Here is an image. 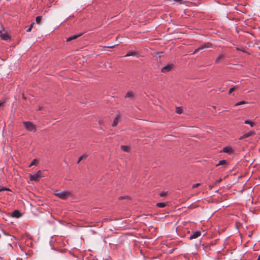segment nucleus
Instances as JSON below:
<instances>
[{
	"label": "nucleus",
	"mask_w": 260,
	"mask_h": 260,
	"mask_svg": "<svg viewBox=\"0 0 260 260\" xmlns=\"http://www.w3.org/2000/svg\"><path fill=\"white\" fill-rule=\"evenodd\" d=\"M246 103L245 101H241V102H239L237 103H236L235 104V106H238V105H244V104H246Z\"/></svg>",
	"instance_id": "a878e982"
},
{
	"label": "nucleus",
	"mask_w": 260,
	"mask_h": 260,
	"mask_svg": "<svg viewBox=\"0 0 260 260\" xmlns=\"http://www.w3.org/2000/svg\"><path fill=\"white\" fill-rule=\"evenodd\" d=\"M206 234V232L205 231H196V238L202 235L203 236H205Z\"/></svg>",
	"instance_id": "1a4fd4ad"
},
{
	"label": "nucleus",
	"mask_w": 260,
	"mask_h": 260,
	"mask_svg": "<svg viewBox=\"0 0 260 260\" xmlns=\"http://www.w3.org/2000/svg\"><path fill=\"white\" fill-rule=\"evenodd\" d=\"M253 134V132L251 131V132H248L245 134H244L241 138L240 139H244V138H247V137H249L251 136H252V135Z\"/></svg>",
	"instance_id": "9d476101"
},
{
	"label": "nucleus",
	"mask_w": 260,
	"mask_h": 260,
	"mask_svg": "<svg viewBox=\"0 0 260 260\" xmlns=\"http://www.w3.org/2000/svg\"><path fill=\"white\" fill-rule=\"evenodd\" d=\"M5 102H0V107L1 106H3L5 105Z\"/></svg>",
	"instance_id": "473e14b6"
},
{
	"label": "nucleus",
	"mask_w": 260,
	"mask_h": 260,
	"mask_svg": "<svg viewBox=\"0 0 260 260\" xmlns=\"http://www.w3.org/2000/svg\"><path fill=\"white\" fill-rule=\"evenodd\" d=\"M221 179L218 180V182H220L221 181Z\"/></svg>",
	"instance_id": "ea45409f"
},
{
	"label": "nucleus",
	"mask_w": 260,
	"mask_h": 260,
	"mask_svg": "<svg viewBox=\"0 0 260 260\" xmlns=\"http://www.w3.org/2000/svg\"><path fill=\"white\" fill-rule=\"evenodd\" d=\"M226 162L225 160H220L219 163L216 165L217 166L219 165H223L226 164Z\"/></svg>",
	"instance_id": "4be33fe9"
},
{
	"label": "nucleus",
	"mask_w": 260,
	"mask_h": 260,
	"mask_svg": "<svg viewBox=\"0 0 260 260\" xmlns=\"http://www.w3.org/2000/svg\"><path fill=\"white\" fill-rule=\"evenodd\" d=\"M119 118V116L117 115L116 117L114 118L113 122L112 124V126H113V127L115 126L117 124V123L118 122Z\"/></svg>",
	"instance_id": "ddd939ff"
},
{
	"label": "nucleus",
	"mask_w": 260,
	"mask_h": 260,
	"mask_svg": "<svg viewBox=\"0 0 260 260\" xmlns=\"http://www.w3.org/2000/svg\"><path fill=\"white\" fill-rule=\"evenodd\" d=\"M136 53L134 51H128L126 55L124 56V57H127L130 56H135L136 55Z\"/></svg>",
	"instance_id": "2eb2a0df"
},
{
	"label": "nucleus",
	"mask_w": 260,
	"mask_h": 260,
	"mask_svg": "<svg viewBox=\"0 0 260 260\" xmlns=\"http://www.w3.org/2000/svg\"><path fill=\"white\" fill-rule=\"evenodd\" d=\"M244 123H245V124H250V126H251V127L253 126H254V123H253V122H251V121H249V120H245V122H244Z\"/></svg>",
	"instance_id": "aec40b11"
},
{
	"label": "nucleus",
	"mask_w": 260,
	"mask_h": 260,
	"mask_svg": "<svg viewBox=\"0 0 260 260\" xmlns=\"http://www.w3.org/2000/svg\"><path fill=\"white\" fill-rule=\"evenodd\" d=\"M7 236H8L11 239V240H12L13 239H15V237L14 236H12L8 235Z\"/></svg>",
	"instance_id": "2f4dec72"
},
{
	"label": "nucleus",
	"mask_w": 260,
	"mask_h": 260,
	"mask_svg": "<svg viewBox=\"0 0 260 260\" xmlns=\"http://www.w3.org/2000/svg\"><path fill=\"white\" fill-rule=\"evenodd\" d=\"M88 156V154L87 153H84L81 156H80L78 158V163H79L82 160L85 159L87 156Z\"/></svg>",
	"instance_id": "f8f14e48"
},
{
	"label": "nucleus",
	"mask_w": 260,
	"mask_h": 260,
	"mask_svg": "<svg viewBox=\"0 0 260 260\" xmlns=\"http://www.w3.org/2000/svg\"><path fill=\"white\" fill-rule=\"evenodd\" d=\"M199 185H200V184L196 183V187H197Z\"/></svg>",
	"instance_id": "c9c22d12"
},
{
	"label": "nucleus",
	"mask_w": 260,
	"mask_h": 260,
	"mask_svg": "<svg viewBox=\"0 0 260 260\" xmlns=\"http://www.w3.org/2000/svg\"><path fill=\"white\" fill-rule=\"evenodd\" d=\"M114 47V46H108L107 48H112Z\"/></svg>",
	"instance_id": "f704fd0d"
},
{
	"label": "nucleus",
	"mask_w": 260,
	"mask_h": 260,
	"mask_svg": "<svg viewBox=\"0 0 260 260\" xmlns=\"http://www.w3.org/2000/svg\"><path fill=\"white\" fill-rule=\"evenodd\" d=\"M0 37L3 40L8 41L10 40V36L7 32H3L0 31Z\"/></svg>",
	"instance_id": "20e7f679"
},
{
	"label": "nucleus",
	"mask_w": 260,
	"mask_h": 260,
	"mask_svg": "<svg viewBox=\"0 0 260 260\" xmlns=\"http://www.w3.org/2000/svg\"><path fill=\"white\" fill-rule=\"evenodd\" d=\"M54 194L62 200H66L72 195L70 191L67 190L60 191L58 190H55L54 191Z\"/></svg>",
	"instance_id": "f257e3e1"
},
{
	"label": "nucleus",
	"mask_w": 260,
	"mask_h": 260,
	"mask_svg": "<svg viewBox=\"0 0 260 260\" xmlns=\"http://www.w3.org/2000/svg\"><path fill=\"white\" fill-rule=\"evenodd\" d=\"M42 177V173L39 171L37 173L31 175L30 176V180L31 181H38L39 179Z\"/></svg>",
	"instance_id": "7ed1b4c3"
},
{
	"label": "nucleus",
	"mask_w": 260,
	"mask_h": 260,
	"mask_svg": "<svg viewBox=\"0 0 260 260\" xmlns=\"http://www.w3.org/2000/svg\"><path fill=\"white\" fill-rule=\"evenodd\" d=\"M166 205V204L165 203H158L156 204V206L159 208H164Z\"/></svg>",
	"instance_id": "a211bd4d"
},
{
	"label": "nucleus",
	"mask_w": 260,
	"mask_h": 260,
	"mask_svg": "<svg viewBox=\"0 0 260 260\" xmlns=\"http://www.w3.org/2000/svg\"><path fill=\"white\" fill-rule=\"evenodd\" d=\"M22 215L21 212H11L10 216L12 217L19 218Z\"/></svg>",
	"instance_id": "6e6552de"
},
{
	"label": "nucleus",
	"mask_w": 260,
	"mask_h": 260,
	"mask_svg": "<svg viewBox=\"0 0 260 260\" xmlns=\"http://www.w3.org/2000/svg\"><path fill=\"white\" fill-rule=\"evenodd\" d=\"M237 88L236 86H234L232 88H230L229 91V94H231L233 91H234Z\"/></svg>",
	"instance_id": "cd10ccee"
},
{
	"label": "nucleus",
	"mask_w": 260,
	"mask_h": 260,
	"mask_svg": "<svg viewBox=\"0 0 260 260\" xmlns=\"http://www.w3.org/2000/svg\"><path fill=\"white\" fill-rule=\"evenodd\" d=\"M257 260H260V256H258V258L257 259Z\"/></svg>",
	"instance_id": "e433bc0d"
},
{
	"label": "nucleus",
	"mask_w": 260,
	"mask_h": 260,
	"mask_svg": "<svg viewBox=\"0 0 260 260\" xmlns=\"http://www.w3.org/2000/svg\"><path fill=\"white\" fill-rule=\"evenodd\" d=\"M41 21V16H37L36 18V21L37 23H40Z\"/></svg>",
	"instance_id": "b1692460"
},
{
	"label": "nucleus",
	"mask_w": 260,
	"mask_h": 260,
	"mask_svg": "<svg viewBox=\"0 0 260 260\" xmlns=\"http://www.w3.org/2000/svg\"><path fill=\"white\" fill-rule=\"evenodd\" d=\"M224 57V55L222 54H220L216 59L215 63H218L220 62V60Z\"/></svg>",
	"instance_id": "4468645a"
},
{
	"label": "nucleus",
	"mask_w": 260,
	"mask_h": 260,
	"mask_svg": "<svg viewBox=\"0 0 260 260\" xmlns=\"http://www.w3.org/2000/svg\"><path fill=\"white\" fill-rule=\"evenodd\" d=\"M24 126L26 129L30 132H36V126L30 121H24L23 122Z\"/></svg>",
	"instance_id": "f03ea898"
},
{
	"label": "nucleus",
	"mask_w": 260,
	"mask_h": 260,
	"mask_svg": "<svg viewBox=\"0 0 260 260\" xmlns=\"http://www.w3.org/2000/svg\"><path fill=\"white\" fill-rule=\"evenodd\" d=\"M176 112L177 114H181L182 113V109L180 107H176Z\"/></svg>",
	"instance_id": "412c9836"
},
{
	"label": "nucleus",
	"mask_w": 260,
	"mask_h": 260,
	"mask_svg": "<svg viewBox=\"0 0 260 260\" xmlns=\"http://www.w3.org/2000/svg\"><path fill=\"white\" fill-rule=\"evenodd\" d=\"M5 190L6 191H11V189H9V188L0 186V192L3 191H5Z\"/></svg>",
	"instance_id": "6ab92c4d"
},
{
	"label": "nucleus",
	"mask_w": 260,
	"mask_h": 260,
	"mask_svg": "<svg viewBox=\"0 0 260 260\" xmlns=\"http://www.w3.org/2000/svg\"><path fill=\"white\" fill-rule=\"evenodd\" d=\"M121 148L123 151H124L125 152H128V151H129V147L128 146H125V145H122L121 146Z\"/></svg>",
	"instance_id": "f3484780"
},
{
	"label": "nucleus",
	"mask_w": 260,
	"mask_h": 260,
	"mask_svg": "<svg viewBox=\"0 0 260 260\" xmlns=\"http://www.w3.org/2000/svg\"><path fill=\"white\" fill-rule=\"evenodd\" d=\"M208 47H209V46H201L200 47H199L198 49H196V52H197L198 51L201 50V49H203L205 48H208Z\"/></svg>",
	"instance_id": "5701e85b"
},
{
	"label": "nucleus",
	"mask_w": 260,
	"mask_h": 260,
	"mask_svg": "<svg viewBox=\"0 0 260 260\" xmlns=\"http://www.w3.org/2000/svg\"><path fill=\"white\" fill-rule=\"evenodd\" d=\"M223 152L228 153H231L233 152L232 148L230 147H225L223 149Z\"/></svg>",
	"instance_id": "9b49d317"
},
{
	"label": "nucleus",
	"mask_w": 260,
	"mask_h": 260,
	"mask_svg": "<svg viewBox=\"0 0 260 260\" xmlns=\"http://www.w3.org/2000/svg\"><path fill=\"white\" fill-rule=\"evenodd\" d=\"M194 187H195V184L192 185V188H194Z\"/></svg>",
	"instance_id": "4c0bfd02"
},
{
	"label": "nucleus",
	"mask_w": 260,
	"mask_h": 260,
	"mask_svg": "<svg viewBox=\"0 0 260 260\" xmlns=\"http://www.w3.org/2000/svg\"><path fill=\"white\" fill-rule=\"evenodd\" d=\"M81 35H82V34H77V35H73V36L68 38L67 39V42H69V41H72L73 40H75V39L78 38L79 37L81 36Z\"/></svg>",
	"instance_id": "0eeeda50"
},
{
	"label": "nucleus",
	"mask_w": 260,
	"mask_h": 260,
	"mask_svg": "<svg viewBox=\"0 0 260 260\" xmlns=\"http://www.w3.org/2000/svg\"><path fill=\"white\" fill-rule=\"evenodd\" d=\"M167 191H162L159 193V196L161 197H165L167 196Z\"/></svg>",
	"instance_id": "bb28decb"
},
{
	"label": "nucleus",
	"mask_w": 260,
	"mask_h": 260,
	"mask_svg": "<svg viewBox=\"0 0 260 260\" xmlns=\"http://www.w3.org/2000/svg\"><path fill=\"white\" fill-rule=\"evenodd\" d=\"M99 123L100 124H102L103 123V120H99Z\"/></svg>",
	"instance_id": "72a5a7b5"
},
{
	"label": "nucleus",
	"mask_w": 260,
	"mask_h": 260,
	"mask_svg": "<svg viewBox=\"0 0 260 260\" xmlns=\"http://www.w3.org/2000/svg\"><path fill=\"white\" fill-rule=\"evenodd\" d=\"M175 2H178L179 4L183 3L186 2L185 0H174Z\"/></svg>",
	"instance_id": "c85d7f7f"
},
{
	"label": "nucleus",
	"mask_w": 260,
	"mask_h": 260,
	"mask_svg": "<svg viewBox=\"0 0 260 260\" xmlns=\"http://www.w3.org/2000/svg\"><path fill=\"white\" fill-rule=\"evenodd\" d=\"M13 211L16 212V211H19L18 210H15Z\"/></svg>",
	"instance_id": "58836bf2"
},
{
	"label": "nucleus",
	"mask_w": 260,
	"mask_h": 260,
	"mask_svg": "<svg viewBox=\"0 0 260 260\" xmlns=\"http://www.w3.org/2000/svg\"><path fill=\"white\" fill-rule=\"evenodd\" d=\"M173 67V65L172 64H168L166 66H165V67H164L162 69H161V72L164 73H167L168 72H169L171 70V69H172Z\"/></svg>",
	"instance_id": "39448f33"
},
{
	"label": "nucleus",
	"mask_w": 260,
	"mask_h": 260,
	"mask_svg": "<svg viewBox=\"0 0 260 260\" xmlns=\"http://www.w3.org/2000/svg\"><path fill=\"white\" fill-rule=\"evenodd\" d=\"M194 238H195V232H193L189 237L190 239H193Z\"/></svg>",
	"instance_id": "7c9ffc66"
},
{
	"label": "nucleus",
	"mask_w": 260,
	"mask_h": 260,
	"mask_svg": "<svg viewBox=\"0 0 260 260\" xmlns=\"http://www.w3.org/2000/svg\"><path fill=\"white\" fill-rule=\"evenodd\" d=\"M118 199L119 200H125L126 201L124 203H127L131 200V198L128 196H120L119 197Z\"/></svg>",
	"instance_id": "423d86ee"
},
{
	"label": "nucleus",
	"mask_w": 260,
	"mask_h": 260,
	"mask_svg": "<svg viewBox=\"0 0 260 260\" xmlns=\"http://www.w3.org/2000/svg\"><path fill=\"white\" fill-rule=\"evenodd\" d=\"M37 161L36 159H34L32 160V161L30 163V164L29 165V167H31L32 166L36 164V162Z\"/></svg>",
	"instance_id": "c756f323"
},
{
	"label": "nucleus",
	"mask_w": 260,
	"mask_h": 260,
	"mask_svg": "<svg viewBox=\"0 0 260 260\" xmlns=\"http://www.w3.org/2000/svg\"><path fill=\"white\" fill-rule=\"evenodd\" d=\"M125 97V98H133V92L132 91H128L126 93Z\"/></svg>",
	"instance_id": "dca6fc26"
},
{
	"label": "nucleus",
	"mask_w": 260,
	"mask_h": 260,
	"mask_svg": "<svg viewBox=\"0 0 260 260\" xmlns=\"http://www.w3.org/2000/svg\"><path fill=\"white\" fill-rule=\"evenodd\" d=\"M34 24H35V23H34V22H33V23H32L30 25L29 27L28 28V29L26 30V31H27V32H29V31H31V29H32V28L33 25H34Z\"/></svg>",
	"instance_id": "393cba45"
}]
</instances>
